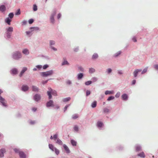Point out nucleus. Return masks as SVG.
<instances>
[{
  "instance_id": "nucleus-8",
  "label": "nucleus",
  "mask_w": 158,
  "mask_h": 158,
  "mask_svg": "<svg viewBox=\"0 0 158 158\" xmlns=\"http://www.w3.org/2000/svg\"><path fill=\"white\" fill-rule=\"evenodd\" d=\"M40 95L36 94L34 97V99L36 101H38L40 99Z\"/></svg>"
},
{
  "instance_id": "nucleus-2",
  "label": "nucleus",
  "mask_w": 158,
  "mask_h": 158,
  "mask_svg": "<svg viewBox=\"0 0 158 158\" xmlns=\"http://www.w3.org/2000/svg\"><path fill=\"white\" fill-rule=\"evenodd\" d=\"M22 56L20 52L17 51L15 52L13 55V57L15 60H18Z\"/></svg>"
},
{
  "instance_id": "nucleus-17",
  "label": "nucleus",
  "mask_w": 158,
  "mask_h": 158,
  "mask_svg": "<svg viewBox=\"0 0 158 158\" xmlns=\"http://www.w3.org/2000/svg\"><path fill=\"white\" fill-rule=\"evenodd\" d=\"M103 125V123L100 121H98L97 123V126L98 127H101Z\"/></svg>"
},
{
  "instance_id": "nucleus-51",
  "label": "nucleus",
  "mask_w": 158,
  "mask_h": 158,
  "mask_svg": "<svg viewBox=\"0 0 158 158\" xmlns=\"http://www.w3.org/2000/svg\"><path fill=\"white\" fill-rule=\"evenodd\" d=\"M57 135L56 134L54 135H53L54 139L56 140L57 139Z\"/></svg>"
},
{
  "instance_id": "nucleus-57",
  "label": "nucleus",
  "mask_w": 158,
  "mask_h": 158,
  "mask_svg": "<svg viewBox=\"0 0 158 158\" xmlns=\"http://www.w3.org/2000/svg\"><path fill=\"white\" fill-rule=\"evenodd\" d=\"M48 80H46L45 81H43L42 82V83L43 85L45 84H46V83H47V82H48Z\"/></svg>"
},
{
  "instance_id": "nucleus-24",
  "label": "nucleus",
  "mask_w": 158,
  "mask_h": 158,
  "mask_svg": "<svg viewBox=\"0 0 158 158\" xmlns=\"http://www.w3.org/2000/svg\"><path fill=\"white\" fill-rule=\"evenodd\" d=\"M138 156H139L141 157L144 158L145 157V155L144 153L143 152H142L141 153L139 154L138 155Z\"/></svg>"
},
{
  "instance_id": "nucleus-34",
  "label": "nucleus",
  "mask_w": 158,
  "mask_h": 158,
  "mask_svg": "<svg viewBox=\"0 0 158 158\" xmlns=\"http://www.w3.org/2000/svg\"><path fill=\"white\" fill-rule=\"evenodd\" d=\"M65 64L69 65V63L67 60H64V61L62 63V65H64Z\"/></svg>"
},
{
  "instance_id": "nucleus-4",
  "label": "nucleus",
  "mask_w": 158,
  "mask_h": 158,
  "mask_svg": "<svg viewBox=\"0 0 158 158\" xmlns=\"http://www.w3.org/2000/svg\"><path fill=\"white\" fill-rule=\"evenodd\" d=\"M14 150L16 153H19V155L21 158H25L26 156L24 153L22 151H19L18 149L15 148Z\"/></svg>"
},
{
  "instance_id": "nucleus-10",
  "label": "nucleus",
  "mask_w": 158,
  "mask_h": 158,
  "mask_svg": "<svg viewBox=\"0 0 158 158\" xmlns=\"http://www.w3.org/2000/svg\"><path fill=\"white\" fill-rule=\"evenodd\" d=\"M6 151L4 149H2L0 150V156L1 157H3L4 156V153Z\"/></svg>"
},
{
  "instance_id": "nucleus-50",
  "label": "nucleus",
  "mask_w": 158,
  "mask_h": 158,
  "mask_svg": "<svg viewBox=\"0 0 158 158\" xmlns=\"http://www.w3.org/2000/svg\"><path fill=\"white\" fill-rule=\"evenodd\" d=\"M55 42L54 41L51 40L50 42V45H54L55 44Z\"/></svg>"
},
{
  "instance_id": "nucleus-45",
  "label": "nucleus",
  "mask_w": 158,
  "mask_h": 158,
  "mask_svg": "<svg viewBox=\"0 0 158 158\" xmlns=\"http://www.w3.org/2000/svg\"><path fill=\"white\" fill-rule=\"evenodd\" d=\"M114 98V97L113 96H111L110 97H109L107 99L108 101H110L111 100L113 99Z\"/></svg>"
},
{
  "instance_id": "nucleus-47",
  "label": "nucleus",
  "mask_w": 158,
  "mask_h": 158,
  "mask_svg": "<svg viewBox=\"0 0 158 158\" xmlns=\"http://www.w3.org/2000/svg\"><path fill=\"white\" fill-rule=\"evenodd\" d=\"M109 111V110L107 108H105L104 109V112L105 113H107Z\"/></svg>"
},
{
  "instance_id": "nucleus-44",
  "label": "nucleus",
  "mask_w": 158,
  "mask_h": 158,
  "mask_svg": "<svg viewBox=\"0 0 158 158\" xmlns=\"http://www.w3.org/2000/svg\"><path fill=\"white\" fill-rule=\"evenodd\" d=\"M14 16V14L12 13H10L9 15V16L10 18L12 19L13 18Z\"/></svg>"
},
{
  "instance_id": "nucleus-39",
  "label": "nucleus",
  "mask_w": 158,
  "mask_h": 158,
  "mask_svg": "<svg viewBox=\"0 0 158 158\" xmlns=\"http://www.w3.org/2000/svg\"><path fill=\"white\" fill-rule=\"evenodd\" d=\"M6 34H7V37L8 38H10L11 35V33L9 32H6Z\"/></svg>"
},
{
  "instance_id": "nucleus-18",
  "label": "nucleus",
  "mask_w": 158,
  "mask_h": 158,
  "mask_svg": "<svg viewBox=\"0 0 158 158\" xmlns=\"http://www.w3.org/2000/svg\"><path fill=\"white\" fill-rule=\"evenodd\" d=\"M11 20L9 18H7L5 20V22L9 25L10 24V22Z\"/></svg>"
},
{
  "instance_id": "nucleus-31",
  "label": "nucleus",
  "mask_w": 158,
  "mask_h": 158,
  "mask_svg": "<svg viewBox=\"0 0 158 158\" xmlns=\"http://www.w3.org/2000/svg\"><path fill=\"white\" fill-rule=\"evenodd\" d=\"M113 93V91H106L105 92V94L106 95L109 94H112Z\"/></svg>"
},
{
  "instance_id": "nucleus-20",
  "label": "nucleus",
  "mask_w": 158,
  "mask_h": 158,
  "mask_svg": "<svg viewBox=\"0 0 158 158\" xmlns=\"http://www.w3.org/2000/svg\"><path fill=\"white\" fill-rule=\"evenodd\" d=\"M12 73L14 74H16L17 73V70L15 68L11 70Z\"/></svg>"
},
{
  "instance_id": "nucleus-25",
  "label": "nucleus",
  "mask_w": 158,
  "mask_h": 158,
  "mask_svg": "<svg viewBox=\"0 0 158 158\" xmlns=\"http://www.w3.org/2000/svg\"><path fill=\"white\" fill-rule=\"evenodd\" d=\"M49 148L53 151H54V148H56L54 147L51 144H49Z\"/></svg>"
},
{
  "instance_id": "nucleus-64",
  "label": "nucleus",
  "mask_w": 158,
  "mask_h": 158,
  "mask_svg": "<svg viewBox=\"0 0 158 158\" xmlns=\"http://www.w3.org/2000/svg\"><path fill=\"white\" fill-rule=\"evenodd\" d=\"M35 121H31L30 122V124H34L35 123Z\"/></svg>"
},
{
  "instance_id": "nucleus-42",
  "label": "nucleus",
  "mask_w": 158,
  "mask_h": 158,
  "mask_svg": "<svg viewBox=\"0 0 158 158\" xmlns=\"http://www.w3.org/2000/svg\"><path fill=\"white\" fill-rule=\"evenodd\" d=\"M20 9L18 10L17 12L15 13V14L16 15H19L20 14Z\"/></svg>"
},
{
  "instance_id": "nucleus-36",
  "label": "nucleus",
  "mask_w": 158,
  "mask_h": 158,
  "mask_svg": "<svg viewBox=\"0 0 158 158\" xmlns=\"http://www.w3.org/2000/svg\"><path fill=\"white\" fill-rule=\"evenodd\" d=\"M92 82V81H88L86 82L85 83V84L86 85H89L91 84Z\"/></svg>"
},
{
  "instance_id": "nucleus-3",
  "label": "nucleus",
  "mask_w": 158,
  "mask_h": 158,
  "mask_svg": "<svg viewBox=\"0 0 158 158\" xmlns=\"http://www.w3.org/2000/svg\"><path fill=\"white\" fill-rule=\"evenodd\" d=\"M53 73V71L51 70L45 72H43L41 73V75L43 77H47L52 75Z\"/></svg>"
},
{
  "instance_id": "nucleus-12",
  "label": "nucleus",
  "mask_w": 158,
  "mask_h": 158,
  "mask_svg": "<svg viewBox=\"0 0 158 158\" xmlns=\"http://www.w3.org/2000/svg\"><path fill=\"white\" fill-rule=\"evenodd\" d=\"M63 146L65 149V150L66 151V152L67 153H69L70 152V151L68 148V147L65 144H64L63 145Z\"/></svg>"
},
{
  "instance_id": "nucleus-35",
  "label": "nucleus",
  "mask_w": 158,
  "mask_h": 158,
  "mask_svg": "<svg viewBox=\"0 0 158 158\" xmlns=\"http://www.w3.org/2000/svg\"><path fill=\"white\" fill-rule=\"evenodd\" d=\"M30 29H33V31H37L39 30V28L38 27H31Z\"/></svg>"
},
{
  "instance_id": "nucleus-56",
  "label": "nucleus",
  "mask_w": 158,
  "mask_h": 158,
  "mask_svg": "<svg viewBox=\"0 0 158 158\" xmlns=\"http://www.w3.org/2000/svg\"><path fill=\"white\" fill-rule=\"evenodd\" d=\"M66 83L68 85H70L71 84V81L69 80H68L66 81Z\"/></svg>"
},
{
  "instance_id": "nucleus-16",
  "label": "nucleus",
  "mask_w": 158,
  "mask_h": 158,
  "mask_svg": "<svg viewBox=\"0 0 158 158\" xmlns=\"http://www.w3.org/2000/svg\"><path fill=\"white\" fill-rule=\"evenodd\" d=\"M6 9V7L5 6L2 5L0 6V10L2 12L4 11Z\"/></svg>"
},
{
  "instance_id": "nucleus-61",
  "label": "nucleus",
  "mask_w": 158,
  "mask_h": 158,
  "mask_svg": "<svg viewBox=\"0 0 158 158\" xmlns=\"http://www.w3.org/2000/svg\"><path fill=\"white\" fill-rule=\"evenodd\" d=\"M61 16V14H60V13L59 14H58V16H57V18H58V19H59L60 18Z\"/></svg>"
},
{
  "instance_id": "nucleus-40",
  "label": "nucleus",
  "mask_w": 158,
  "mask_h": 158,
  "mask_svg": "<svg viewBox=\"0 0 158 158\" xmlns=\"http://www.w3.org/2000/svg\"><path fill=\"white\" fill-rule=\"evenodd\" d=\"M95 69L93 68H91L89 69V72L90 73H93Z\"/></svg>"
},
{
  "instance_id": "nucleus-53",
  "label": "nucleus",
  "mask_w": 158,
  "mask_h": 158,
  "mask_svg": "<svg viewBox=\"0 0 158 158\" xmlns=\"http://www.w3.org/2000/svg\"><path fill=\"white\" fill-rule=\"evenodd\" d=\"M48 67V65L47 64H45V65H44L43 67V68L44 69H46V68H47Z\"/></svg>"
},
{
  "instance_id": "nucleus-6",
  "label": "nucleus",
  "mask_w": 158,
  "mask_h": 158,
  "mask_svg": "<svg viewBox=\"0 0 158 158\" xmlns=\"http://www.w3.org/2000/svg\"><path fill=\"white\" fill-rule=\"evenodd\" d=\"M0 101L3 106H6V104L5 99L1 96H0Z\"/></svg>"
},
{
  "instance_id": "nucleus-33",
  "label": "nucleus",
  "mask_w": 158,
  "mask_h": 158,
  "mask_svg": "<svg viewBox=\"0 0 158 158\" xmlns=\"http://www.w3.org/2000/svg\"><path fill=\"white\" fill-rule=\"evenodd\" d=\"M73 129L75 131H78V127L77 125L74 126Z\"/></svg>"
},
{
  "instance_id": "nucleus-37",
  "label": "nucleus",
  "mask_w": 158,
  "mask_h": 158,
  "mask_svg": "<svg viewBox=\"0 0 158 158\" xmlns=\"http://www.w3.org/2000/svg\"><path fill=\"white\" fill-rule=\"evenodd\" d=\"M148 67L145 68L142 72V74H143L146 72L148 70Z\"/></svg>"
},
{
  "instance_id": "nucleus-55",
  "label": "nucleus",
  "mask_w": 158,
  "mask_h": 158,
  "mask_svg": "<svg viewBox=\"0 0 158 158\" xmlns=\"http://www.w3.org/2000/svg\"><path fill=\"white\" fill-rule=\"evenodd\" d=\"M36 67L39 69H40L42 68V66L41 65H38L36 66Z\"/></svg>"
},
{
  "instance_id": "nucleus-9",
  "label": "nucleus",
  "mask_w": 158,
  "mask_h": 158,
  "mask_svg": "<svg viewBox=\"0 0 158 158\" xmlns=\"http://www.w3.org/2000/svg\"><path fill=\"white\" fill-rule=\"evenodd\" d=\"M141 69H137L134 71L133 73L134 76L135 77H136L137 76L138 73L139 72L141 71Z\"/></svg>"
},
{
  "instance_id": "nucleus-46",
  "label": "nucleus",
  "mask_w": 158,
  "mask_h": 158,
  "mask_svg": "<svg viewBox=\"0 0 158 158\" xmlns=\"http://www.w3.org/2000/svg\"><path fill=\"white\" fill-rule=\"evenodd\" d=\"M34 22V19H30L28 21L29 23L30 24H32Z\"/></svg>"
},
{
  "instance_id": "nucleus-7",
  "label": "nucleus",
  "mask_w": 158,
  "mask_h": 158,
  "mask_svg": "<svg viewBox=\"0 0 158 158\" xmlns=\"http://www.w3.org/2000/svg\"><path fill=\"white\" fill-rule=\"evenodd\" d=\"M56 14V12L54 11L53 13L51 15L50 19L51 22L52 23H54V16Z\"/></svg>"
},
{
  "instance_id": "nucleus-59",
  "label": "nucleus",
  "mask_w": 158,
  "mask_h": 158,
  "mask_svg": "<svg viewBox=\"0 0 158 158\" xmlns=\"http://www.w3.org/2000/svg\"><path fill=\"white\" fill-rule=\"evenodd\" d=\"M132 40L134 42H136L137 41L136 38L135 37H133L132 38Z\"/></svg>"
},
{
  "instance_id": "nucleus-58",
  "label": "nucleus",
  "mask_w": 158,
  "mask_h": 158,
  "mask_svg": "<svg viewBox=\"0 0 158 158\" xmlns=\"http://www.w3.org/2000/svg\"><path fill=\"white\" fill-rule=\"evenodd\" d=\"M69 105H66L64 107V111H65L67 109L68 107H69Z\"/></svg>"
},
{
  "instance_id": "nucleus-41",
  "label": "nucleus",
  "mask_w": 158,
  "mask_h": 158,
  "mask_svg": "<svg viewBox=\"0 0 158 158\" xmlns=\"http://www.w3.org/2000/svg\"><path fill=\"white\" fill-rule=\"evenodd\" d=\"M141 150V148L140 146H136V151H139Z\"/></svg>"
},
{
  "instance_id": "nucleus-30",
  "label": "nucleus",
  "mask_w": 158,
  "mask_h": 158,
  "mask_svg": "<svg viewBox=\"0 0 158 158\" xmlns=\"http://www.w3.org/2000/svg\"><path fill=\"white\" fill-rule=\"evenodd\" d=\"M71 143L73 146H76L77 144L76 142L73 140H71Z\"/></svg>"
},
{
  "instance_id": "nucleus-32",
  "label": "nucleus",
  "mask_w": 158,
  "mask_h": 158,
  "mask_svg": "<svg viewBox=\"0 0 158 158\" xmlns=\"http://www.w3.org/2000/svg\"><path fill=\"white\" fill-rule=\"evenodd\" d=\"M54 151H55V153L57 155H58L59 154L60 152L59 150L56 148H54Z\"/></svg>"
},
{
  "instance_id": "nucleus-1",
  "label": "nucleus",
  "mask_w": 158,
  "mask_h": 158,
  "mask_svg": "<svg viewBox=\"0 0 158 158\" xmlns=\"http://www.w3.org/2000/svg\"><path fill=\"white\" fill-rule=\"evenodd\" d=\"M49 90L47 92L48 95V98L49 99L52 98V96L51 95L52 94L53 95L57 96L56 92L54 90H52L51 88H48Z\"/></svg>"
},
{
  "instance_id": "nucleus-38",
  "label": "nucleus",
  "mask_w": 158,
  "mask_h": 158,
  "mask_svg": "<svg viewBox=\"0 0 158 158\" xmlns=\"http://www.w3.org/2000/svg\"><path fill=\"white\" fill-rule=\"evenodd\" d=\"M121 53V52L120 51H119L117 53H115L114 55V56L115 57L118 56H119V55H120Z\"/></svg>"
},
{
  "instance_id": "nucleus-22",
  "label": "nucleus",
  "mask_w": 158,
  "mask_h": 158,
  "mask_svg": "<svg viewBox=\"0 0 158 158\" xmlns=\"http://www.w3.org/2000/svg\"><path fill=\"white\" fill-rule=\"evenodd\" d=\"M13 31L12 27H10L7 29V32L11 33Z\"/></svg>"
},
{
  "instance_id": "nucleus-15",
  "label": "nucleus",
  "mask_w": 158,
  "mask_h": 158,
  "mask_svg": "<svg viewBox=\"0 0 158 158\" xmlns=\"http://www.w3.org/2000/svg\"><path fill=\"white\" fill-rule=\"evenodd\" d=\"M122 99L124 100H127V99L128 96L126 94H124L122 96Z\"/></svg>"
},
{
  "instance_id": "nucleus-62",
  "label": "nucleus",
  "mask_w": 158,
  "mask_h": 158,
  "mask_svg": "<svg viewBox=\"0 0 158 158\" xmlns=\"http://www.w3.org/2000/svg\"><path fill=\"white\" fill-rule=\"evenodd\" d=\"M78 50H79L78 48H76L74 49V51L75 52H77L78 51Z\"/></svg>"
},
{
  "instance_id": "nucleus-27",
  "label": "nucleus",
  "mask_w": 158,
  "mask_h": 158,
  "mask_svg": "<svg viewBox=\"0 0 158 158\" xmlns=\"http://www.w3.org/2000/svg\"><path fill=\"white\" fill-rule=\"evenodd\" d=\"M97 105V102L96 101L94 102L91 104V106L92 108H94L96 107Z\"/></svg>"
},
{
  "instance_id": "nucleus-54",
  "label": "nucleus",
  "mask_w": 158,
  "mask_h": 158,
  "mask_svg": "<svg viewBox=\"0 0 158 158\" xmlns=\"http://www.w3.org/2000/svg\"><path fill=\"white\" fill-rule=\"evenodd\" d=\"M107 72L108 73H110L112 71V70L111 69H108L107 70Z\"/></svg>"
},
{
  "instance_id": "nucleus-63",
  "label": "nucleus",
  "mask_w": 158,
  "mask_h": 158,
  "mask_svg": "<svg viewBox=\"0 0 158 158\" xmlns=\"http://www.w3.org/2000/svg\"><path fill=\"white\" fill-rule=\"evenodd\" d=\"M51 48L54 51H56L57 50L56 48H55L53 47H51Z\"/></svg>"
},
{
  "instance_id": "nucleus-13",
  "label": "nucleus",
  "mask_w": 158,
  "mask_h": 158,
  "mask_svg": "<svg viewBox=\"0 0 158 158\" xmlns=\"http://www.w3.org/2000/svg\"><path fill=\"white\" fill-rule=\"evenodd\" d=\"M32 91L34 92H38L39 90L38 88L35 86H32Z\"/></svg>"
},
{
  "instance_id": "nucleus-19",
  "label": "nucleus",
  "mask_w": 158,
  "mask_h": 158,
  "mask_svg": "<svg viewBox=\"0 0 158 158\" xmlns=\"http://www.w3.org/2000/svg\"><path fill=\"white\" fill-rule=\"evenodd\" d=\"M23 53L24 54L27 55L29 53V52L27 49H25L23 51Z\"/></svg>"
},
{
  "instance_id": "nucleus-14",
  "label": "nucleus",
  "mask_w": 158,
  "mask_h": 158,
  "mask_svg": "<svg viewBox=\"0 0 158 158\" xmlns=\"http://www.w3.org/2000/svg\"><path fill=\"white\" fill-rule=\"evenodd\" d=\"M27 70V68L26 67H24L22 71H21L19 74V76L21 77L23 74L24 73L25 71Z\"/></svg>"
},
{
  "instance_id": "nucleus-48",
  "label": "nucleus",
  "mask_w": 158,
  "mask_h": 158,
  "mask_svg": "<svg viewBox=\"0 0 158 158\" xmlns=\"http://www.w3.org/2000/svg\"><path fill=\"white\" fill-rule=\"evenodd\" d=\"M90 94V91L89 90H87L86 91V96H88Z\"/></svg>"
},
{
  "instance_id": "nucleus-5",
  "label": "nucleus",
  "mask_w": 158,
  "mask_h": 158,
  "mask_svg": "<svg viewBox=\"0 0 158 158\" xmlns=\"http://www.w3.org/2000/svg\"><path fill=\"white\" fill-rule=\"evenodd\" d=\"M46 106L48 107L54 106L53 101L52 100H50L49 102H48L46 104Z\"/></svg>"
},
{
  "instance_id": "nucleus-52",
  "label": "nucleus",
  "mask_w": 158,
  "mask_h": 158,
  "mask_svg": "<svg viewBox=\"0 0 158 158\" xmlns=\"http://www.w3.org/2000/svg\"><path fill=\"white\" fill-rule=\"evenodd\" d=\"M154 68L158 70V64H156L154 65Z\"/></svg>"
},
{
  "instance_id": "nucleus-60",
  "label": "nucleus",
  "mask_w": 158,
  "mask_h": 158,
  "mask_svg": "<svg viewBox=\"0 0 158 158\" xmlns=\"http://www.w3.org/2000/svg\"><path fill=\"white\" fill-rule=\"evenodd\" d=\"M92 80L93 82H95L97 81V78L95 77H94L92 78Z\"/></svg>"
},
{
  "instance_id": "nucleus-11",
  "label": "nucleus",
  "mask_w": 158,
  "mask_h": 158,
  "mask_svg": "<svg viewBox=\"0 0 158 158\" xmlns=\"http://www.w3.org/2000/svg\"><path fill=\"white\" fill-rule=\"evenodd\" d=\"M28 88L29 87L27 85H23L22 87V90L26 91L28 90Z\"/></svg>"
},
{
  "instance_id": "nucleus-43",
  "label": "nucleus",
  "mask_w": 158,
  "mask_h": 158,
  "mask_svg": "<svg viewBox=\"0 0 158 158\" xmlns=\"http://www.w3.org/2000/svg\"><path fill=\"white\" fill-rule=\"evenodd\" d=\"M33 9L34 11H35L37 10V6L36 5H33Z\"/></svg>"
},
{
  "instance_id": "nucleus-49",
  "label": "nucleus",
  "mask_w": 158,
  "mask_h": 158,
  "mask_svg": "<svg viewBox=\"0 0 158 158\" xmlns=\"http://www.w3.org/2000/svg\"><path fill=\"white\" fill-rule=\"evenodd\" d=\"M120 95V92H118L115 95V96L116 98H118Z\"/></svg>"
},
{
  "instance_id": "nucleus-23",
  "label": "nucleus",
  "mask_w": 158,
  "mask_h": 158,
  "mask_svg": "<svg viewBox=\"0 0 158 158\" xmlns=\"http://www.w3.org/2000/svg\"><path fill=\"white\" fill-rule=\"evenodd\" d=\"M78 115L77 114H75L73 115L72 116V118L73 119H76L78 118Z\"/></svg>"
},
{
  "instance_id": "nucleus-29",
  "label": "nucleus",
  "mask_w": 158,
  "mask_h": 158,
  "mask_svg": "<svg viewBox=\"0 0 158 158\" xmlns=\"http://www.w3.org/2000/svg\"><path fill=\"white\" fill-rule=\"evenodd\" d=\"M70 98L68 97L64 98L63 100V101L64 102H66L69 101L70 100Z\"/></svg>"
},
{
  "instance_id": "nucleus-21",
  "label": "nucleus",
  "mask_w": 158,
  "mask_h": 158,
  "mask_svg": "<svg viewBox=\"0 0 158 158\" xmlns=\"http://www.w3.org/2000/svg\"><path fill=\"white\" fill-rule=\"evenodd\" d=\"M83 76V74L82 73H80L77 75V78L79 80L81 79Z\"/></svg>"
},
{
  "instance_id": "nucleus-26",
  "label": "nucleus",
  "mask_w": 158,
  "mask_h": 158,
  "mask_svg": "<svg viewBox=\"0 0 158 158\" xmlns=\"http://www.w3.org/2000/svg\"><path fill=\"white\" fill-rule=\"evenodd\" d=\"M56 143L58 144L59 145H61L62 144V141L59 139H57Z\"/></svg>"
},
{
  "instance_id": "nucleus-28",
  "label": "nucleus",
  "mask_w": 158,
  "mask_h": 158,
  "mask_svg": "<svg viewBox=\"0 0 158 158\" xmlns=\"http://www.w3.org/2000/svg\"><path fill=\"white\" fill-rule=\"evenodd\" d=\"M98 57V54L96 53H94V55H93L92 58L93 59H97Z\"/></svg>"
}]
</instances>
